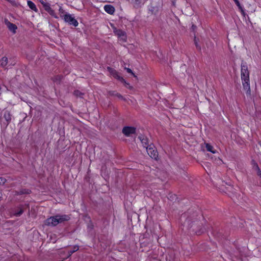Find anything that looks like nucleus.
<instances>
[{
	"label": "nucleus",
	"instance_id": "f257e3e1",
	"mask_svg": "<svg viewBox=\"0 0 261 261\" xmlns=\"http://www.w3.org/2000/svg\"><path fill=\"white\" fill-rule=\"evenodd\" d=\"M241 71V79L242 81L243 88L247 92H250L249 72L246 63H242Z\"/></svg>",
	"mask_w": 261,
	"mask_h": 261
},
{
	"label": "nucleus",
	"instance_id": "f03ea898",
	"mask_svg": "<svg viewBox=\"0 0 261 261\" xmlns=\"http://www.w3.org/2000/svg\"><path fill=\"white\" fill-rule=\"evenodd\" d=\"M69 219L70 217L68 215H56L47 219L45 221V224L49 226H55L58 224L69 220Z\"/></svg>",
	"mask_w": 261,
	"mask_h": 261
},
{
	"label": "nucleus",
	"instance_id": "7ed1b4c3",
	"mask_svg": "<svg viewBox=\"0 0 261 261\" xmlns=\"http://www.w3.org/2000/svg\"><path fill=\"white\" fill-rule=\"evenodd\" d=\"M61 17L66 22L68 23L70 25H72L74 27H77L79 24L77 21L71 14L66 13L64 15H61Z\"/></svg>",
	"mask_w": 261,
	"mask_h": 261
},
{
	"label": "nucleus",
	"instance_id": "20e7f679",
	"mask_svg": "<svg viewBox=\"0 0 261 261\" xmlns=\"http://www.w3.org/2000/svg\"><path fill=\"white\" fill-rule=\"evenodd\" d=\"M123 133L126 136H129L136 132V128L134 127L126 126L123 128Z\"/></svg>",
	"mask_w": 261,
	"mask_h": 261
},
{
	"label": "nucleus",
	"instance_id": "39448f33",
	"mask_svg": "<svg viewBox=\"0 0 261 261\" xmlns=\"http://www.w3.org/2000/svg\"><path fill=\"white\" fill-rule=\"evenodd\" d=\"M146 151L148 154L152 159H156L158 157V154L156 150L151 147H146Z\"/></svg>",
	"mask_w": 261,
	"mask_h": 261
},
{
	"label": "nucleus",
	"instance_id": "423d86ee",
	"mask_svg": "<svg viewBox=\"0 0 261 261\" xmlns=\"http://www.w3.org/2000/svg\"><path fill=\"white\" fill-rule=\"evenodd\" d=\"M107 70L110 72V73L115 79L120 81H123V79L119 75V73L115 70L109 67L107 68Z\"/></svg>",
	"mask_w": 261,
	"mask_h": 261
},
{
	"label": "nucleus",
	"instance_id": "0eeeda50",
	"mask_svg": "<svg viewBox=\"0 0 261 261\" xmlns=\"http://www.w3.org/2000/svg\"><path fill=\"white\" fill-rule=\"evenodd\" d=\"M105 11L109 14H113L115 12V8L111 5H107L104 6Z\"/></svg>",
	"mask_w": 261,
	"mask_h": 261
},
{
	"label": "nucleus",
	"instance_id": "6e6552de",
	"mask_svg": "<svg viewBox=\"0 0 261 261\" xmlns=\"http://www.w3.org/2000/svg\"><path fill=\"white\" fill-rule=\"evenodd\" d=\"M5 23L10 31H12L13 33H15L17 27L15 24L11 23L8 21H6Z\"/></svg>",
	"mask_w": 261,
	"mask_h": 261
},
{
	"label": "nucleus",
	"instance_id": "1a4fd4ad",
	"mask_svg": "<svg viewBox=\"0 0 261 261\" xmlns=\"http://www.w3.org/2000/svg\"><path fill=\"white\" fill-rule=\"evenodd\" d=\"M115 33L118 36L119 38H120L121 39L124 41H126V37L124 32L120 30H117L115 31Z\"/></svg>",
	"mask_w": 261,
	"mask_h": 261
},
{
	"label": "nucleus",
	"instance_id": "9d476101",
	"mask_svg": "<svg viewBox=\"0 0 261 261\" xmlns=\"http://www.w3.org/2000/svg\"><path fill=\"white\" fill-rule=\"evenodd\" d=\"M139 139H140V141L141 142L142 144H143V146L146 148V147H148L147 145V139L146 137L143 136H139Z\"/></svg>",
	"mask_w": 261,
	"mask_h": 261
},
{
	"label": "nucleus",
	"instance_id": "9b49d317",
	"mask_svg": "<svg viewBox=\"0 0 261 261\" xmlns=\"http://www.w3.org/2000/svg\"><path fill=\"white\" fill-rule=\"evenodd\" d=\"M4 117L5 119V120L7 121V123H9L11 120V115L10 113L8 111H5L4 113Z\"/></svg>",
	"mask_w": 261,
	"mask_h": 261
},
{
	"label": "nucleus",
	"instance_id": "f8f14e48",
	"mask_svg": "<svg viewBox=\"0 0 261 261\" xmlns=\"http://www.w3.org/2000/svg\"><path fill=\"white\" fill-rule=\"evenodd\" d=\"M8 58L6 57H4L0 60V66L2 67H6L8 64Z\"/></svg>",
	"mask_w": 261,
	"mask_h": 261
},
{
	"label": "nucleus",
	"instance_id": "ddd939ff",
	"mask_svg": "<svg viewBox=\"0 0 261 261\" xmlns=\"http://www.w3.org/2000/svg\"><path fill=\"white\" fill-rule=\"evenodd\" d=\"M27 4L29 8L32 9V10H34L35 12H37L38 10L36 7V5L35 4L32 2L31 1H28Z\"/></svg>",
	"mask_w": 261,
	"mask_h": 261
},
{
	"label": "nucleus",
	"instance_id": "4468645a",
	"mask_svg": "<svg viewBox=\"0 0 261 261\" xmlns=\"http://www.w3.org/2000/svg\"><path fill=\"white\" fill-rule=\"evenodd\" d=\"M205 147L207 151H210L213 153H216V150L214 149V147L208 143L205 144Z\"/></svg>",
	"mask_w": 261,
	"mask_h": 261
},
{
	"label": "nucleus",
	"instance_id": "2eb2a0df",
	"mask_svg": "<svg viewBox=\"0 0 261 261\" xmlns=\"http://www.w3.org/2000/svg\"><path fill=\"white\" fill-rule=\"evenodd\" d=\"M41 3L43 5V8H44L45 10L47 12L48 11H50L51 8L50 7V5L48 3H45L43 1L41 2Z\"/></svg>",
	"mask_w": 261,
	"mask_h": 261
},
{
	"label": "nucleus",
	"instance_id": "dca6fc26",
	"mask_svg": "<svg viewBox=\"0 0 261 261\" xmlns=\"http://www.w3.org/2000/svg\"><path fill=\"white\" fill-rule=\"evenodd\" d=\"M233 1H234L237 6L238 7L239 10L241 11L242 15H243L244 16L245 14L244 10L243 7H242V6L241 5L240 3H239V1L238 0H233Z\"/></svg>",
	"mask_w": 261,
	"mask_h": 261
},
{
	"label": "nucleus",
	"instance_id": "f3484780",
	"mask_svg": "<svg viewBox=\"0 0 261 261\" xmlns=\"http://www.w3.org/2000/svg\"><path fill=\"white\" fill-rule=\"evenodd\" d=\"M23 210L22 207L21 206L18 207V211H16L13 214L14 216L18 217L20 216L23 213Z\"/></svg>",
	"mask_w": 261,
	"mask_h": 261
},
{
	"label": "nucleus",
	"instance_id": "a211bd4d",
	"mask_svg": "<svg viewBox=\"0 0 261 261\" xmlns=\"http://www.w3.org/2000/svg\"><path fill=\"white\" fill-rule=\"evenodd\" d=\"M143 0H131V3L134 5V7H139L142 1Z\"/></svg>",
	"mask_w": 261,
	"mask_h": 261
},
{
	"label": "nucleus",
	"instance_id": "6ab92c4d",
	"mask_svg": "<svg viewBox=\"0 0 261 261\" xmlns=\"http://www.w3.org/2000/svg\"><path fill=\"white\" fill-rule=\"evenodd\" d=\"M255 169L257 171V175L261 178V170H260L258 166L255 164L254 166Z\"/></svg>",
	"mask_w": 261,
	"mask_h": 261
},
{
	"label": "nucleus",
	"instance_id": "aec40b11",
	"mask_svg": "<svg viewBox=\"0 0 261 261\" xmlns=\"http://www.w3.org/2000/svg\"><path fill=\"white\" fill-rule=\"evenodd\" d=\"M48 13L50 15H51L52 16L54 17L55 18H57L58 17L57 16V15H56V13L55 12L54 10H53L52 9L50 10V11H48Z\"/></svg>",
	"mask_w": 261,
	"mask_h": 261
},
{
	"label": "nucleus",
	"instance_id": "412c9836",
	"mask_svg": "<svg viewBox=\"0 0 261 261\" xmlns=\"http://www.w3.org/2000/svg\"><path fill=\"white\" fill-rule=\"evenodd\" d=\"M125 69L126 70V71H127L128 73L132 74V75H133L135 77H136V75H135V74L134 73V72H133V71H132L130 69H129V68H126V67H125Z\"/></svg>",
	"mask_w": 261,
	"mask_h": 261
},
{
	"label": "nucleus",
	"instance_id": "4be33fe9",
	"mask_svg": "<svg viewBox=\"0 0 261 261\" xmlns=\"http://www.w3.org/2000/svg\"><path fill=\"white\" fill-rule=\"evenodd\" d=\"M79 249V247L77 246H74L73 247V249L72 250V252H70L69 254V256H70L73 253Z\"/></svg>",
	"mask_w": 261,
	"mask_h": 261
},
{
	"label": "nucleus",
	"instance_id": "5701e85b",
	"mask_svg": "<svg viewBox=\"0 0 261 261\" xmlns=\"http://www.w3.org/2000/svg\"><path fill=\"white\" fill-rule=\"evenodd\" d=\"M6 181V179L4 178L0 177V185H4Z\"/></svg>",
	"mask_w": 261,
	"mask_h": 261
},
{
	"label": "nucleus",
	"instance_id": "b1692460",
	"mask_svg": "<svg viewBox=\"0 0 261 261\" xmlns=\"http://www.w3.org/2000/svg\"><path fill=\"white\" fill-rule=\"evenodd\" d=\"M74 95H75L77 96L81 97L82 95V93L78 90L75 91L74 92Z\"/></svg>",
	"mask_w": 261,
	"mask_h": 261
},
{
	"label": "nucleus",
	"instance_id": "393cba45",
	"mask_svg": "<svg viewBox=\"0 0 261 261\" xmlns=\"http://www.w3.org/2000/svg\"><path fill=\"white\" fill-rule=\"evenodd\" d=\"M232 189V188L230 186V185H229V187H228L227 188V189H226V191H225V190H223V189H222V190L224 192H226L227 191H230L231 190V189Z\"/></svg>",
	"mask_w": 261,
	"mask_h": 261
},
{
	"label": "nucleus",
	"instance_id": "a878e982",
	"mask_svg": "<svg viewBox=\"0 0 261 261\" xmlns=\"http://www.w3.org/2000/svg\"><path fill=\"white\" fill-rule=\"evenodd\" d=\"M59 11V13L60 14V15H64V11L63 9L61 7L60 8Z\"/></svg>",
	"mask_w": 261,
	"mask_h": 261
},
{
	"label": "nucleus",
	"instance_id": "bb28decb",
	"mask_svg": "<svg viewBox=\"0 0 261 261\" xmlns=\"http://www.w3.org/2000/svg\"><path fill=\"white\" fill-rule=\"evenodd\" d=\"M195 27H196V26H195V25H192V28H193V29H194Z\"/></svg>",
	"mask_w": 261,
	"mask_h": 261
},
{
	"label": "nucleus",
	"instance_id": "cd10ccee",
	"mask_svg": "<svg viewBox=\"0 0 261 261\" xmlns=\"http://www.w3.org/2000/svg\"><path fill=\"white\" fill-rule=\"evenodd\" d=\"M70 252H72V250L68 251L69 254H70Z\"/></svg>",
	"mask_w": 261,
	"mask_h": 261
},
{
	"label": "nucleus",
	"instance_id": "c85d7f7f",
	"mask_svg": "<svg viewBox=\"0 0 261 261\" xmlns=\"http://www.w3.org/2000/svg\"><path fill=\"white\" fill-rule=\"evenodd\" d=\"M259 145H260V146H261V141H260V142H259Z\"/></svg>",
	"mask_w": 261,
	"mask_h": 261
}]
</instances>
